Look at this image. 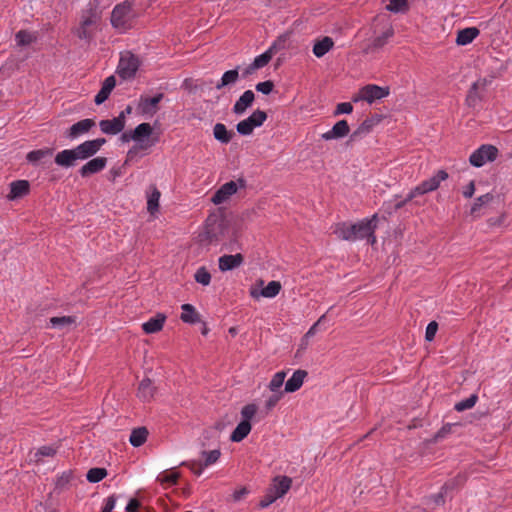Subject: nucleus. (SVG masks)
<instances>
[{
  "instance_id": "1",
  "label": "nucleus",
  "mask_w": 512,
  "mask_h": 512,
  "mask_svg": "<svg viewBox=\"0 0 512 512\" xmlns=\"http://www.w3.org/2000/svg\"><path fill=\"white\" fill-rule=\"evenodd\" d=\"M105 143V138L87 140L73 149H65L58 152L55 156V163L63 168L73 167L76 161H83L97 154Z\"/></svg>"
},
{
  "instance_id": "2",
  "label": "nucleus",
  "mask_w": 512,
  "mask_h": 512,
  "mask_svg": "<svg viewBox=\"0 0 512 512\" xmlns=\"http://www.w3.org/2000/svg\"><path fill=\"white\" fill-rule=\"evenodd\" d=\"M376 218L377 216L374 215L371 219L363 220L352 225L344 222L338 223L334 226L333 233L337 238L345 241H356L358 239L367 238L368 242L373 245L376 243V237L374 235Z\"/></svg>"
},
{
  "instance_id": "3",
  "label": "nucleus",
  "mask_w": 512,
  "mask_h": 512,
  "mask_svg": "<svg viewBox=\"0 0 512 512\" xmlns=\"http://www.w3.org/2000/svg\"><path fill=\"white\" fill-rule=\"evenodd\" d=\"M232 237L236 239V232L230 233V223L218 214H211L206 219L205 229L200 234V240L206 244H217L224 239Z\"/></svg>"
},
{
  "instance_id": "4",
  "label": "nucleus",
  "mask_w": 512,
  "mask_h": 512,
  "mask_svg": "<svg viewBox=\"0 0 512 512\" xmlns=\"http://www.w3.org/2000/svg\"><path fill=\"white\" fill-rule=\"evenodd\" d=\"M101 21V12L92 4L81 15L79 26L74 30L79 39L90 42Z\"/></svg>"
},
{
  "instance_id": "5",
  "label": "nucleus",
  "mask_w": 512,
  "mask_h": 512,
  "mask_svg": "<svg viewBox=\"0 0 512 512\" xmlns=\"http://www.w3.org/2000/svg\"><path fill=\"white\" fill-rule=\"evenodd\" d=\"M258 411L256 404H247L241 409L242 420L231 433L230 440L232 442H241L245 439L252 429L251 420L255 417Z\"/></svg>"
},
{
  "instance_id": "6",
  "label": "nucleus",
  "mask_w": 512,
  "mask_h": 512,
  "mask_svg": "<svg viewBox=\"0 0 512 512\" xmlns=\"http://www.w3.org/2000/svg\"><path fill=\"white\" fill-rule=\"evenodd\" d=\"M135 18L136 13L133 11L131 4L126 1L115 6L113 9L111 15V24L114 28L124 32L133 26Z\"/></svg>"
},
{
  "instance_id": "7",
  "label": "nucleus",
  "mask_w": 512,
  "mask_h": 512,
  "mask_svg": "<svg viewBox=\"0 0 512 512\" xmlns=\"http://www.w3.org/2000/svg\"><path fill=\"white\" fill-rule=\"evenodd\" d=\"M448 178V173L444 170H439L436 175L428 180L423 181L421 184L416 186L410 191L406 197V201H411L413 198L419 195L426 194L428 192L436 190L440 183Z\"/></svg>"
},
{
  "instance_id": "8",
  "label": "nucleus",
  "mask_w": 512,
  "mask_h": 512,
  "mask_svg": "<svg viewBox=\"0 0 512 512\" xmlns=\"http://www.w3.org/2000/svg\"><path fill=\"white\" fill-rule=\"evenodd\" d=\"M140 65L138 57L131 52H124L121 54L117 73L122 79H131L135 76Z\"/></svg>"
},
{
  "instance_id": "9",
  "label": "nucleus",
  "mask_w": 512,
  "mask_h": 512,
  "mask_svg": "<svg viewBox=\"0 0 512 512\" xmlns=\"http://www.w3.org/2000/svg\"><path fill=\"white\" fill-rule=\"evenodd\" d=\"M282 41L274 42L269 49L263 54L257 56L254 61L245 68L243 76L253 74L256 70L265 67L273 58V56L282 48Z\"/></svg>"
},
{
  "instance_id": "10",
  "label": "nucleus",
  "mask_w": 512,
  "mask_h": 512,
  "mask_svg": "<svg viewBox=\"0 0 512 512\" xmlns=\"http://www.w3.org/2000/svg\"><path fill=\"white\" fill-rule=\"evenodd\" d=\"M498 156V149L489 144L480 146L469 157V162L474 167H482L486 162L494 161Z\"/></svg>"
},
{
  "instance_id": "11",
  "label": "nucleus",
  "mask_w": 512,
  "mask_h": 512,
  "mask_svg": "<svg viewBox=\"0 0 512 512\" xmlns=\"http://www.w3.org/2000/svg\"><path fill=\"white\" fill-rule=\"evenodd\" d=\"M245 187V180L238 179L237 181H229L223 184L212 196L211 201L215 205H220L228 201L239 188Z\"/></svg>"
},
{
  "instance_id": "12",
  "label": "nucleus",
  "mask_w": 512,
  "mask_h": 512,
  "mask_svg": "<svg viewBox=\"0 0 512 512\" xmlns=\"http://www.w3.org/2000/svg\"><path fill=\"white\" fill-rule=\"evenodd\" d=\"M490 84V80L487 78H479L475 81L466 96L465 102L469 107H474L482 99V95L485 92L487 86Z\"/></svg>"
},
{
  "instance_id": "13",
  "label": "nucleus",
  "mask_w": 512,
  "mask_h": 512,
  "mask_svg": "<svg viewBox=\"0 0 512 512\" xmlns=\"http://www.w3.org/2000/svg\"><path fill=\"white\" fill-rule=\"evenodd\" d=\"M94 126L95 121L93 119H83L73 124L68 130H66L64 135L66 138L74 140L87 134Z\"/></svg>"
},
{
  "instance_id": "14",
  "label": "nucleus",
  "mask_w": 512,
  "mask_h": 512,
  "mask_svg": "<svg viewBox=\"0 0 512 512\" xmlns=\"http://www.w3.org/2000/svg\"><path fill=\"white\" fill-rule=\"evenodd\" d=\"M390 93L389 87H380L378 85L369 84L361 88V97L368 103L387 97Z\"/></svg>"
},
{
  "instance_id": "15",
  "label": "nucleus",
  "mask_w": 512,
  "mask_h": 512,
  "mask_svg": "<svg viewBox=\"0 0 512 512\" xmlns=\"http://www.w3.org/2000/svg\"><path fill=\"white\" fill-rule=\"evenodd\" d=\"M125 124L126 121L124 120L123 113H120L113 119L101 120L99 122L101 131L108 135H116L120 133L124 129Z\"/></svg>"
},
{
  "instance_id": "16",
  "label": "nucleus",
  "mask_w": 512,
  "mask_h": 512,
  "mask_svg": "<svg viewBox=\"0 0 512 512\" xmlns=\"http://www.w3.org/2000/svg\"><path fill=\"white\" fill-rule=\"evenodd\" d=\"M292 479L288 476H276L273 478L272 483L267 489L270 491L276 498L283 497L291 488Z\"/></svg>"
},
{
  "instance_id": "17",
  "label": "nucleus",
  "mask_w": 512,
  "mask_h": 512,
  "mask_svg": "<svg viewBox=\"0 0 512 512\" xmlns=\"http://www.w3.org/2000/svg\"><path fill=\"white\" fill-rule=\"evenodd\" d=\"M394 35V29L389 26L381 35L375 37L363 50L364 53H375L382 49Z\"/></svg>"
},
{
  "instance_id": "18",
  "label": "nucleus",
  "mask_w": 512,
  "mask_h": 512,
  "mask_svg": "<svg viewBox=\"0 0 512 512\" xmlns=\"http://www.w3.org/2000/svg\"><path fill=\"white\" fill-rule=\"evenodd\" d=\"M107 165V158L105 157H96L89 160L86 164H84L79 173L83 178L89 177L93 174L99 173L102 171Z\"/></svg>"
},
{
  "instance_id": "19",
  "label": "nucleus",
  "mask_w": 512,
  "mask_h": 512,
  "mask_svg": "<svg viewBox=\"0 0 512 512\" xmlns=\"http://www.w3.org/2000/svg\"><path fill=\"white\" fill-rule=\"evenodd\" d=\"M244 262V256L240 253L231 255L225 254L218 259L219 270L221 272L230 271L240 267Z\"/></svg>"
},
{
  "instance_id": "20",
  "label": "nucleus",
  "mask_w": 512,
  "mask_h": 512,
  "mask_svg": "<svg viewBox=\"0 0 512 512\" xmlns=\"http://www.w3.org/2000/svg\"><path fill=\"white\" fill-rule=\"evenodd\" d=\"M350 132V127L346 120H340L334 124L331 130L322 134V138L326 141L341 139L347 136Z\"/></svg>"
},
{
  "instance_id": "21",
  "label": "nucleus",
  "mask_w": 512,
  "mask_h": 512,
  "mask_svg": "<svg viewBox=\"0 0 512 512\" xmlns=\"http://www.w3.org/2000/svg\"><path fill=\"white\" fill-rule=\"evenodd\" d=\"M163 97L164 95L162 93H158L152 98L141 97L139 100L138 108L143 114L154 115L158 110L157 105L163 99Z\"/></svg>"
},
{
  "instance_id": "22",
  "label": "nucleus",
  "mask_w": 512,
  "mask_h": 512,
  "mask_svg": "<svg viewBox=\"0 0 512 512\" xmlns=\"http://www.w3.org/2000/svg\"><path fill=\"white\" fill-rule=\"evenodd\" d=\"M280 290L281 283L279 281H271L265 288L261 290L252 288L250 290V295L254 299H259L261 296L265 298H273L279 294Z\"/></svg>"
},
{
  "instance_id": "23",
  "label": "nucleus",
  "mask_w": 512,
  "mask_h": 512,
  "mask_svg": "<svg viewBox=\"0 0 512 512\" xmlns=\"http://www.w3.org/2000/svg\"><path fill=\"white\" fill-rule=\"evenodd\" d=\"M30 192V183L27 180H16L10 183L9 200H15L26 196Z\"/></svg>"
},
{
  "instance_id": "24",
  "label": "nucleus",
  "mask_w": 512,
  "mask_h": 512,
  "mask_svg": "<svg viewBox=\"0 0 512 512\" xmlns=\"http://www.w3.org/2000/svg\"><path fill=\"white\" fill-rule=\"evenodd\" d=\"M308 373L306 370L298 369L285 383L284 392L293 393L301 388Z\"/></svg>"
},
{
  "instance_id": "25",
  "label": "nucleus",
  "mask_w": 512,
  "mask_h": 512,
  "mask_svg": "<svg viewBox=\"0 0 512 512\" xmlns=\"http://www.w3.org/2000/svg\"><path fill=\"white\" fill-rule=\"evenodd\" d=\"M255 99V94L252 90L245 91L233 106V113L236 115H243L247 108H249Z\"/></svg>"
},
{
  "instance_id": "26",
  "label": "nucleus",
  "mask_w": 512,
  "mask_h": 512,
  "mask_svg": "<svg viewBox=\"0 0 512 512\" xmlns=\"http://www.w3.org/2000/svg\"><path fill=\"white\" fill-rule=\"evenodd\" d=\"M166 318L167 317L165 314L157 313L154 317L142 324L143 331L146 334H153L161 331L163 329Z\"/></svg>"
},
{
  "instance_id": "27",
  "label": "nucleus",
  "mask_w": 512,
  "mask_h": 512,
  "mask_svg": "<svg viewBox=\"0 0 512 512\" xmlns=\"http://www.w3.org/2000/svg\"><path fill=\"white\" fill-rule=\"evenodd\" d=\"M381 118L376 116L374 118L364 120L356 130L350 135L349 142L358 140L363 135L369 133L372 128L380 122Z\"/></svg>"
},
{
  "instance_id": "28",
  "label": "nucleus",
  "mask_w": 512,
  "mask_h": 512,
  "mask_svg": "<svg viewBox=\"0 0 512 512\" xmlns=\"http://www.w3.org/2000/svg\"><path fill=\"white\" fill-rule=\"evenodd\" d=\"M156 388L153 386L151 379L144 378L138 387L137 396L144 402L150 401L155 394Z\"/></svg>"
},
{
  "instance_id": "29",
  "label": "nucleus",
  "mask_w": 512,
  "mask_h": 512,
  "mask_svg": "<svg viewBox=\"0 0 512 512\" xmlns=\"http://www.w3.org/2000/svg\"><path fill=\"white\" fill-rule=\"evenodd\" d=\"M239 80V71L238 67L232 70H228L224 72L220 81L216 84L215 88L217 90H223L225 88H229L236 84Z\"/></svg>"
},
{
  "instance_id": "30",
  "label": "nucleus",
  "mask_w": 512,
  "mask_h": 512,
  "mask_svg": "<svg viewBox=\"0 0 512 512\" xmlns=\"http://www.w3.org/2000/svg\"><path fill=\"white\" fill-rule=\"evenodd\" d=\"M493 200L494 195L491 193H486L484 195L477 197L470 208V215H472L473 217L480 216L481 210L487 207Z\"/></svg>"
},
{
  "instance_id": "31",
  "label": "nucleus",
  "mask_w": 512,
  "mask_h": 512,
  "mask_svg": "<svg viewBox=\"0 0 512 512\" xmlns=\"http://www.w3.org/2000/svg\"><path fill=\"white\" fill-rule=\"evenodd\" d=\"M479 29L476 27H469L459 30L456 37L457 45L464 46L471 43L478 35Z\"/></svg>"
},
{
  "instance_id": "32",
  "label": "nucleus",
  "mask_w": 512,
  "mask_h": 512,
  "mask_svg": "<svg viewBox=\"0 0 512 512\" xmlns=\"http://www.w3.org/2000/svg\"><path fill=\"white\" fill-rule=\"evenodd\" d=\"M334 46V41L331 37L325 36L320 40H317L313 46V53L317 58L323 57L328 53Z\"/></svg>"
},
{
  "instance_id": "33",
  "label": "nucleus",
  "mask_w": 512,
  "mask_h": 512,
  "mask_svg": "<svg viewBox=\"0 0 512 512\" xmlns=\"http://www.w3.org/2000/svg\"><path fill=\"white\" fill-rule=\"evenodd\" d=\"M213 135L220 143L227 144L232 140L235 134L232 130H228L224 124L217 123L213 127Z\"/></svg>"
},
{
  "instance_id": "34",
  "label": "nucleus",
  "mask_w": 512,
  "mask_h": 512,
  "mask_svg": "<svg viewBox=\"0 0 512 512\" xmlns=\"http://www.w3.org/2000/svg\"><path fill=\"white\" fill-rule=\"evenodd\" d=\"M182 314L180 319L184 323L195 324L201 321L200 314L196 311L193 305L183 304L181 306Z\"/></svg>"
},
{
  "instance_id": "35",
  "label": "nucleus",
  "mask_w": 512,
  "mask_h": 512,
  "mask_svg": "<svg viewBox=\"0 0 512 512\" xmlns=\"http://www.w3.org/2000/svg\"><path fill=\"white\" fill-rule=\"evenodd\" d=\"M52 154L53 150L51 148L33 150L26 155V160L33 165H38L45 158L51 157Z\"/></svg>"
},
{
  "instance_id": "36",
  "label": "nucleus",
  "mask_w": 512,
  "mask_h": 512,
  "mask_svg": "<svg viewBox=\"0 0 512 512\" xmlns=\"http://www.w3.org/2000/svg\"><path fill=\"white\" fill-rule=\"evenodd\" d=\"M148 434L146 427L135 428L131 432L129 442L134 447H140L147 441Z\"/></svg>"
},
{
  "instance_id": "37",
  "label": "nucleus",
  "mask_w": 512,
  "mask_h": 512,
  "mask_svg": "<svg viewBox=\"0 0 512 512\" xmlns=\"http://www.w3.org/2000/svg\"><path fill=\"white\" fill-rule=\"evenodd\" d=\"M150 189L151 193L148 195L147 198V211L151 215H155L159 210V200L161 197V193L154 185H152Z\"/></svg>"
},
{
  "instance_id": "38",
  "label": "nucleus",
  "mask_w": 512,
  "mask_h": 512,
  "mask_svg": "<svg viewBox=\"0 0 512 512\" xmlns=\"http://www.w3.org/2000/svg\"><path fill=\"white\" fill-rule=\"evenodd\" d=\"M152 132L153 129L149 123H141L133 130V141L143 142L144 138L151 136Z\"/></svg>"
},
{
  "instance_id": "39",
  "label": "nucleus",
  "mask_w": 512,
  "mask_h": 512,
  "mask_svg": "<svg viewBox=\"0 0 512 512\" xmlns=\"http://www.w3.org/2000/svg\"><path fill=\"white\" fill-rule=\"evenodd\" d=\"M267 119V114L265 111L257 109L255 110L246 120L248 123L255 129L263 125V123Z\"/></svg>"
},
{
  "instance_id": "40",
  "label": "nucleus",
  "mask_w": 512,
  "mask_h": 512,
  "mask_svg": "<svg viewBox=\"0 0 512 512\" xmlns=\"http://www.w3.org/2000/svg\"><path fill=\"white\" fill-rule=\"evenodd\" d=\"M286 373L284 371L277 372L268 384V388L271 392H282L281 387L284 383Z\"/></svg>"
},
{
  "instance_id": "41",
  "label": "nucleus",
  "mask_w": 512,
  "mask_h": 512,
  "mask_svg": "<svg viewBox=\"0 0 512 512\" xmlns=\"http://www.w3.org/2000/svg\"><path fill=\"white\" fill-rule=\"evenodd\" d=\"M194 279L197 283L203 286H208L211 282V274L206 269V267L202 266L196 270Z\"/></svg>"
},
{
  "instance_id": "42",
  "label": "nucleus",
  "mask_w": 512,
  "mask_h": 512,
  "mask_svg": "<svg viewBox=\"0 0 512 512\" xmlns=\"http://www.w3.org/2000/svg\"><path fill=\"white\" fill-rule=\"evenodd\" d=\"M107 475L105 468H91L86 475V478L91 483H97L101 481Z\"/></svg>"
},
{
  "instance_id": "43",
  "label": "nucleus",
  "mask_w": 512,
  "mask_h": 512,
  "mask_svg": "<svg viewBox=\"0 0 512 512\" xmlns=\"http://www.w3.org/2000/svg\"><path fill=\"white\" fill-rule=\"evenodd\" d=\"M15 38H16V42L19 46H27L36 40V37L34 34L28 32V31H25V30L19 31L16 34Z\"/></svg>"
},
{
  "instance_id": "44",
  "label": "nucleus",
  "mask_w": 512,
  "mask_h": 512,
  "mask_svg": "<svg viewBox=\"0 0 512 512\" xmlns=\"http://www.w3.org/2000/svg\"><path fill=\"white\" fill-rule=\"evenodd\" d=\"M477 400H478V396L476 394H472L467 399L462 400V401L456 403L454 408L458 412H462V411L471 409V408H473L475 406Z\"/></svg>"
},
{
  "instance_id": "45",
  "label": "nucleus",
  "mask_w": 512,
  "mask_h": 512,
  "mask_svg": "<svg viewBox=\"0 0 512 512\" xmlns=\"http://www.w3.org/2000/svg\"><path fill=\"white\" fill-rule=\"evenodd\" d=\"M55 454L56 449L52 446H42L34 453L33 460L38 463L43 457H53Z\"/></svg>"
},
{
  "instance_id": "46",
  "label": "nucleus",
  "mask_w": 512,
  "mask_h": 512,
  "mask_svg": "<svg viewBox=\"0 0 512 512\" xmlns=\"http://www.w3.org/2000/svg\"><path fill=\"white\" fill-rule=\"evenodd\" d=\"M180 477L178 472L166 473L163 472L157 476V481L161 484L175 485Z\"/></svg>"
},
{
  "instance_id": "47",
  "label": "nucleus",
  "mask_w": 512,
  "mask_h": 512,
  "mask_svg": "<svg viewBox=\"0 0 512 512\" xmlns=\"http://www.w3.org/2000/svg\"><path fill=\"white\" fill-rule=\"evenodd\" d=\"M386 8L395 13L405 12L408 10V0H390Z\"/></svg>"
},
{
  "instance_id": "48",
  "label": "nucleus",
  "mask_w": 512,
  "mask_h": 512,
  "mask_svg": "<svg viewBox=\"0 0 512 512\" xmlns=\"http://www.w3.org/2000/svg\"><path fill=\"white\" fill-rule=\"evenodd\" d=\"M75 322H76V317H74V316L52 317L50 319V323L53 327H64V326L72 325Z\"/></svg>"
},
{
  "instance_id": "49",
  "label": "nucleus",
  "mask_w": 512,
  "mask_h": 512,
  "mask_svg": "<svg viewBox=\"0 0 512 512\" xmlns=\"http://www.w3.org/2000/svg\"><path fill=\"white\" fill-rule=\"evenodd\" d=\"M221 455V452L219 449H215L212 451H202V456L205 458L203 466L207 467L209 465H212L216 463Z\"/></svg>"
},
{
  "instance_id": "50",
  "label": "nucleus",
  "mask_w": 512,
  "mask_h": 512,
  "mask_svg": "<svg viewBox=\"0 0 512 512\" xmlns=\"http://www.w3.org/2000/svg\"><path fill=\"white\" fill-rule=\"evenodd\" d=\"M454 424L447 423L433 436L430 440L431 443H437L439 440L445 438L452 432Z\"/></svg>"
},
{
  "instance_id": "51",
  "label": "nucleus",
  "mask_w": 512,
  "mask_h": 512,
  "mask_svg": "<svg viewBox=\"0 0 512 512\" xmlns=\"http://www.w3.org/2000/svg\"><path fill=\"white\" fill-rule=\"evenodd\" d=\"M284 392H272L267 400L265 401V408L270 411L272 410L277 403L282 399Z\"/></svg>"
},
{
  "instance_id": "52",
  "label": "nucleus",
  "mask_w": 512,
  "mask_h": 512,
  "mask_svg": "<svg viewBox=\"0 0 512 512\" xmlns=\"http://www.w3.org/2000/svg\"><path fill=\"white\" fill-rule=\"evenodd\" d=\"M236 130L240 135L248 136L253 133L254 128L244 119L236 125Z\"/></svg>"
},
{
  "instance_id": "53",
  "label": "nucleus",
  "mask_w": 512,
  "mask_h": 512,
  "mask_svg": "<svg viewBox=\"0 0 512 512\" xmlns=\"http://www.w3.org/2000/svg\"><path fill=\"white\" fill-rule=\"evenodd\" d=\"M255 88L258 92H261V93L267 95L272 92V90L274 88V83L271 80H267V81L258 83Z\"/></svg>"
},
{
  "instance_id": "54",
  "label": "nucleus",
  "mask_w": 512,
  "mask_h": 512,
  "mask_svg": "<svg viewBox=\"0 0 512 512\" xmlns=\"http://www.w3.org/2000/svg\"><path fill=\"white\" fill-rule=\"evenodd\" d=\"M110 93H111V91L102 85L100 91L95 96V99H94L95 103L97 105L102 104L104 101H106L108 99Z\"/></svg>"
},
{
  "instance_id": "55",
  "label": "nucleus",
  "mask_w": 512,
  "mask_h": 512,
  "mask_svg": "<svg viewBox=\"0 0 512 512\" xmlns=\"http://www.w3.org/2000/svg\"><path fill=\"white\" fill-rule=\"evenodd\" d=\"M437 330H438L437 322H435V321L430 322L426 327L425 339L427 341H432L435 337Z\"/></svg>"
},
{
  "instance_id": "56",
  "label": "nucleus",
  "mask_w": 512,
  "mask_h": 512,
  "mask_svg": "<svg viewBox=\"0 0 512 512\" xmlns=\"http://www.w3.org/2000/svg\"><path fill=\"white\" fill-rule=\"evenodd\" d=\"M353 111V106L349 102H343L339 103L336 106V110L334 111V115H340V114H349Z\"/></svg>"
},
{
  "instance_id": "57",
  "label": "nucleus",
  "mask_w": 512,
  "mask_h": 512,
  "mask_svg": "<svg viewBox=\"0 0 512 512\" xmlns=\"http://www.w3.org/2000/svg\"><path fill=\"white\" fill-rule=\"evenodd\" d=\"M277 498L274 496L270 491H266V494L263 496V498L259 502V506L261 508H266L269 505H271L274 501H276Z\"/></svg>"
},
{
  "instance_id": "58",
  "label": "nucleus",
  "mask_w": 512,
  "mask_h": 512,
  "mask_svg": "<svg viewBox=\"0 0 512 512\" xmlns=\"http://www.w3.org/2000/svg\"><path fill=\"white\" fill-rule=\"evenodd\" d=\"M463 196L465 198H471L475 193V182L472 180L470 181L464 188H463Z\"/></svg>"
},
{
  "instance_id": "59",
  "label": "nucleus",
  "mask_w": 512,
  "mask_h": 512,
  "mask_svg": "<svg viewBox=\"0 0 512 512\" xmlns=\"http://www.w3.org/2000/svg\"><path fill=\"white\" fill-rule=\"evenodd\" d=\"M115 503H116L115 496L114 495L109 496L107 498L105 506L103 507L101 512H111L115 507Z\"/></svg>"
},
{
  "instance_id": "60",
  "label": "nucleus",
  "mask_w": 512,
  "mask_h": 512,
  "mask_svg": "<svg viewBox=\"0 0 512 512\" xmlns=\"http://www.w3.org/2000/svg\"><path fill=\"white\" fill-rule=\"evenodd\" d=\"M140 507V502L137 499H131L126 506L127 512H137Z\"/></svg>"
},
{
  "instance_id": "61",
  "label": "nucleus",
  "mask_w": 512,
  "mask_h": 512,
  "mask_svg": "<svg viewBox=\"0 0 512 512\" xmlns=\"http://www.w3.org/2000/svg\"><path fill=\"white\" fill-rule=\"evenodd\" d=\"M324 318H325V315H322V316L318 319V321H317L314 325H312V326L310 327V329L306 332L305 336H307L308 338H311L312 336H314V335H315V333H316V328H317V326L319 325V323H320V322H322V320H323Z\"/></svg>"
},
{
  "instance_id": "62",
  "label": "nucleus",
  "mask_w": 512,
  "mask_h": 512,
  "mask_svg": "<svg viewBox=\"0 0 512 512\" xmlns=\"http://www.w3.org/2000/svg\"><path fill=\"white\" fill-rule=\"evenodd\" d=\"M181 465H187L197 475L201 474L202 469L204 467L202 463L198 464L199 465L198 468H196V463H186V462H183Z\"/></svg>"
},
{
  "instance_id": "63",
  "label": "nucleus",
  "mask_w": 512,
  "mask_h": 512,
  "mask_svg": "<svg viewBox=\"0 0 512 512\" xmlns=\"http://www.w3.org/2000/svg\"><path fill=\"white\" fill-rule=\"evenodd\" d=\"M115 84H116V80H115V77L114 76H109L105 79V81L103 82V86H105L106 88H108L110 91L113 90V88L115 87Z\"/></svg>"
},
{
  "instance_id": "64",
  "label": "nucleus",
  "mask_w": 512,
  "mask_h": 512,
  "mask_svg": "<svg viewBox=\"0 0 512 512\" xmlns=\"http://www.w3.org/2000/svg\"><path fill=\"white\" fill-rule=\"evenodd\" d=\"M503 221H504V214L500 215L497 218H490L488 220V224L490 226H499V225H501L503 223Z\"/></svg>"
}]
</instances>
